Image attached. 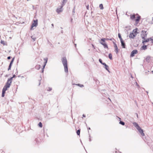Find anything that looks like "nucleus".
<instances>
[{
  "label": "nucleus",
  "instance_id": "nucleus-1",
  "mask_svg": "<svg viewBox=\"0 0 153 153\" xmlns=\"http://www.w3.org/2000/svg\"><path fill=\"white\" fill-rule=\"evenodd\" d=\"M34 23H33L30 27V30H33V27H36L38 25V20L37 19L36 20H33Z\"/></svg>",
  "mask_w": 153,
  "mask_h": 153
},
{
  "label": "nucleus",
  "instance_id": "nucleus-2",
  "mask_svg": "<svg viewBox=\"0 0 153 153\" xmlns=\"http://www.w3.org/2000/svg\"><path fill=\"white\" fill-rule=\"evenodd\" d=\"M61 6H60V7L58 8L56 10V12L58 13H59L62 11L63 9H62V7L65 5H63V2H62V3L61 4Z\"/></svg>",
  "mask_w": 153,
  "mask_h": 153
},
{
  "label": "nucleus",
  "instance_id": "nucleus-3",
  "mask_svg": "<svg viewBox=\"0 0 153 153\" xmlns=\"http://www.w3.org/2000/svg\"><path fill=\"white\" fill-rule=\"evenodd\" d=\"M62 60L63 65H67V60L66 57H63L62 59Z\"/></svg>",
  "mask_w": 153,
  "mask_h": 153
},
{
  "label": "nucleus",
  "instance_id": "nucleus-4",
  "mask_svg": "<svg viewBox=\"0 0 153 153\" xmlns=\"http://www.w3.org/2000/svg\"><path fill=\"white\" fill-rule=\"evenodd\" d=\"M152 38H150L146 39H145V40L142 41V43L143 44H145L146 42H148L150 41H152Z\"/></svg>",
  "mask_w": 153,
  "mask_h": 153
},
{
  "label": "nucleus",
  "instance_id": "nucleus-5",
  "mask_svg": "<svg viewBox=\"0 0 153 153\" xmlns=\"http://www.w3.org/2000/svg\"><path fill=\"white\" fill-rule=\"evenodd\" d=\"M137 53V50H133L131 53L130 56L131 57L134 56L135 54Z\"/></svg>",
  "mask_w": 153,
  "mask_h": 153
},
{
  "label": "nucleus",
  "instance_id": "nucleus-6",
  "mask_svg": "<svg viewBox=\"0 0 153 153\" xmlns=\"http://www.w3.org/2000/svg\"><path fill=\"white\" fill-rule=\"evenodd\" d=\"M102 65H104V68L109 72H110V71H109L108 69V66L105 63H104L103 64H102Z\"/></svg>",
  "mask_w": 153,
  "mask_h": 153
},
{
  "label": "nucleus",
  "instance_id": "nucleus-7",
  "mask_svg": "<svg viewBox=\"0 0 153 153\" xmlns=\"http://www.w3.org/2000/svg\"><path fill=\"white\" fill-rule=\"evenodd\" d=\"M137 130L138 131L142 136H144L145 134L143 133V131L140 127V128L138 129Z\"/></svg>",
  "mask_w": 153,
  "mask_h": 153
},
{
  "label": "nucleus",
  "instance_id": "nucleus-8",
  "mask_svg": "<svg viewBox=\"0 0 153 153\" xmlns=\"http://www.w3.org/2000/svg\"><path fill=\"white\" fill-rule=\"evenodd\" d=\"M100 43L104 46V47L105 48H108V47L106 43H105V42L100 41Z\"/></svg>",
  "mask_w": 153,
  "mask_h": 153
},
{
  "label": "nucleus",
  "instance_id": "nucleus-9",
  "mask_svg": "<svg viewBox=\"0 0 153 153\" xmlns=\"http://www.w3.org/2000/svg\"><path fill=\"white\" fill-rule=\"evenodd\" d=\"M136 36V34H134V33H130L129 35V37L130 38L134 39Z\"/></svg>",
  "mask_w": 153,
  "mask_h": 153
},
{
  "label": "nucleus",
  "instance_id": "nucleus-10",
  "mask_svg": "<svg viewBox=\"0 0 153 153\" xmlns=\"http://www.w3.org/2000/svg\"><path fill=\"white\" fill-rule=\"evenodd\" d=\"M12 81V78H10L8 79L7 81L6 84H10L11 85Z\"/></svg>",
  "mask_w": 153,
  "mask_h": 153
},
{
  "label": "nucleus",
  "instance_id": "nucleus-11",
  "mask_svg": "<svg viewBox=\"0 0 153 153\" xmlns=\"http://www.w3.org/2000/svg\"><path fill=\"white\" fill-rule=\"evenodd\" d=\"M133 124L137 130L138 129L140 128V126L138 125V124L137 123L134 122L133 123Z\"/></svg>",
  "mask_w": 153,
  "mask_h": 153
},
{
  "label": "nucleus",
  "instance_id": "nucleus-12",
  "mask_svg": "<svg viewBox=\"0 0 153 153\" xmlns=\"http://www.w3.org/2000/svg\"><path fill=\"white\" fill-rule=\"evenodd\" d=\"M48 59L47 58H44V60L45 61V62H44V65H43L42 69H44L47 63V62Z\"/></svg>",
  "mask_w": 153,
  "mask_h": 153
},
{
  "label": "nucleus",
  "instance_id": "nucleus-13",
  "mask_svg": "<svg viewBox=\"0 0 153 153\" xmlns=\"http://www.w3.org/2000/svg\"><path fill=\"white\" fill-rule=\"evenodd\" d=\"M112 39H108V38H102L101 39V41L103 42H105V40H112Z\"/></svg>",
  "mask_w": 153,
  "mask_h": 153
},
{
  "label": "nucleus",
  "instance_id": "nucleus-14",
  "mask_svg": "<svg viewBox=\"0 0 153 153\" xmlns=\"http://www.w3.org/2000/svg\"><path fill=\"white\" fill-rule=\"evenodd\" d=\"M64 68L65 71L66 73H68V65H64Z\"/></svg>",
  "mask_w": 153,
  "mask_h": 153
},
{
  "label": "nucleus",
  "instance_id": "nucleus-15",
  "mask_svg": "<svg viewBox=\"0 0 153 153\" xmlns=\"http://www.w3.org/2000/svg\"><path fill=\"white\" fill-rule=\"evenodd\" d=\"M145 60L147 62H150V56H147L145 59Z\"/></svg>",
  "mask_w": 153,
  "mask_h": 153
},
{
  "label": "nucleus",
  "instance_id": "nucleus-16",
  "mask_svg": "<svg viewBox=\"0 0 153 153\" xmlns=\"http://www.w3.org/2000/svg\"><path fill=\"white\" fill-rule=\"evenodd\" d=\"M146 31H145L144 30H142V32L143 33L142 34V36H143V37H147V34L146 33Z\"/></svg>",
  "mask_w": 153,
  "mask_h": 153
},
{
  "label": "nucleus",
  "instance_id": "nucleus-17",
  "mask_svg": "<svg viewBox=\"0 0 153 153\" xmlns=\"http://www.w3.org/2000/svg\"><path fill=\"white\" fill-rule=\"evenodd\" d=\"M114 47L115 48L114 51L116 52L117 54L118 53V49L117 46V45H115V46H114Z\"/></svg>",
  "mask_w": 153,
  "mask_h": 153
},
{
  "label": "nucleus",
  "instance_id": "nucleus-18",
  "mask_svg": "<svg viewBox=\"0 0 153 153\" xmlns=\"http://www.w3.org/2000/svg\"><path fill=\"white\" fill-rule=\"evenodd\" d=\"M147 49V45H146L144 44L142 46L141 48V49L146 50Z\"/></svg>",
  "mask_w": 153,
  "mask_h": 153
},
{
  "label": "nucleus",
  "instance_id": "nucleus-19",
  "mask_svg": "<svg viewBox=\"0 0 153 153\" xmlns=\"http://www.w3.org/2000/svg\"><path fill=\"white\" fill-rule=\"evenodd\" d=\"M138 29L136 28L135 29H134L132 33H134V34H136V36L137 35V34L138 33L137 31Z\"/></svg>",
  "mask_w": 153,
  "mask_h": 153
},
{
  "label": "nucleus",
  "instance_id": "nucleus-20",
  "mask_svg": "<svg viewBox=\"0 0 153 153\" xmlns=\"http://www.w3.org/2000/svg\"><path fill=\"white\" fill-rule=\"evenodd\" d=\"M121 46L123 48H126V44L124 41L121 42Z\"/></svg>",
  "mask_w": 153,
  "mask_h": 153
},
{
  "label": "nucleus",
  "instance_id": "nucleus-21",
  "mask_svg": "<svg viewBox=\"0 0 153 153\" xmlns=\"http://www.w3.org/2000/svg\"><path fill=\"white\" fill-rule=\"evenodd\" d=\"M140 16H138L137 17V18L135 19V21L136 22H138L140 20Z\"/></svg>",
  "mask_w": 153,
  "mask_h": 153
},
{
  "label": "nucleus",
  "instance_id": "nucleus-22",
  "mask_svg": "<svg viewBox=\"0 0 153 153\" xmlns=\"http://www.w3.org/2000/svg\"><path fill=\"white\" fill-rule=\"evenodd\" d=\"M130 18H131V19L132 20L134 19L135 18V15L134 14L133 15H131Z\"/></svg>",
  "mask_w": 153,
  "mask_h": 153
},
{
  "label": "nucleus",
  "instance_id": "nucleus-23",
  "mask_svg": "<svg viewBox=\"0 0 153 153\" xmlns=\"http://www.w3.org/2000/svg\"><path fill=\"white\" fill-rule=\"evenodd\" d=\"M41 67V65H37L36 67V68L37 70L39 69Z\"/></svg>",
  "mask_w": 153,
  "mask_h": 153
},
{
  "label": "nucleus",
  "instance_id": "nucleus-24",
  "mask_svg": "<svg viewBox=\"0 0 153 153\" xmlns=\"http://www.w3.org/2000/svg\"><path fill=\"white\" fill-rule=\"evenodd\" d=\"M99 7L100 9L101 10H102L104 8L103 5L102 4H100Z\"/></svg>",
  "mask_w": 153,
  "mask_h": 153
},
{
  "label": "nucleus",
  "instance_id": "nucleus-25",
  "mask_svg": "<svg viewBox=\"0 0 153 153\" xmlns=\"http://www.w3.org/2000/svg\"><path fill=\"white\" fill-rule=\"evenodd\" d=\"M108 57L111 60L112 59V55L111 53H110L108 55Z\"/></svg>",
  "mask_w": 153,
  "mask_h": 153
},
{
  "label": "nucleus",
  "instance_id": "nucleus-26",
  "mask_svg": "<svg viewBox=\"0 0 153 153\" xmlns=\"http://www.w3.org/2000/svg\"><path fill=\"white\" fill-rule=\"evenodd\" d=\"M80 129H78L76 131V133L77 135H79L80 134Z\"/></svg>",
  "mask_w": 153,
  "mask_h": 153
},
{
  "label": "nucleus",
  "instance_id": "nucleus-27",
  "mask_svg": "<svg viewBox=\"0 0 153 153\" xmlns=\"http://www.w3.org/2000/svg\"><path fill=\"white\" fill-rule=\"evenodd\" d=\"M14 57L11 60V62H10V65H12L13 63V62L14 61Z\"/></svg>",
  "mask_w": 153,
  "mask_h": 153
},
{
  "label": "nucleus",
  "instance_id": "nucleus-28",
  "mask_svg": "<svg viewBox=\"0 0 153 153\" xmlns=\"http://www.w3.org/2000/svg\"><path fill=\"white\" fill-rule=\"evenodd\" d=\"M5 93V91H2V93L1 95V96L2 97H4V94Z\"/></svg>",
  "mask_w": 153,
  "mask_h": 153
},
{
  "label": "nucleus",
  "instance_id": "nucleus-29",
  "mask_svg": "<svg viewBox=\"0 0 153 153\" xmlns=\"http://www.w3.org/2000/svg\"><path fill=\"white\" fill-rule=\"evenodd\" d=\"M119 123L123 126L125 124V123L124 122L121 121H120Z\"/></svg>",
  "mask_w": 153,
  "mask_h": 153
},
{
  "label": "nucleus",
  "instance_id": "nucleus-30",
  "mask_svg": "<svg viewBox=\"0 0 153 153\" xmlns=\"http://www.w3.org/2000/svg\"><path fill=\"white\" fill-rule=\"evenodd\" d=\"M38 125L41 128L42 127V123L40 122H39V123L38 124Z\"/></svg>",
  "mask_w": 153,
  "mask_h": 153
},
{
  "label": "nucleus",
  "instance_id": "nucleus-31",
  "mask_svg": "<svg viewBox=\"0 0 153 153\" xmlns=\"http://www.w3.org/2000/svg\"><path fill=\"white\" fill-rule=\"evenodd\" d=\"M4 86H5V87H7L8 88H10V84H6Z\"/></svg>",
  "mask_w": 153,
  "mask_h": 153
},
{
  "label": "nucleus",
  "instance_id": "nucleus-32",
  "mask_svg": "<svg viewBox=\"0 0 153 153\" xmlns=\"http://www.w3.org/2000/svg\"><path fill=\"white\" fill-rule=\"evenodd\" d=\"M99 62H100V63H101L102 65V64H103V63H104V62H102V60L101 59H99Z\"/></svg>",
  "mask_w": 153,
  "mask_h": 153
},
{
  "label": "nucleus",
  "instance_id": "nucleus-33",
  "mask_svg": "<svg viewBox=\"0 0 153 153\" xmlns=\"http://www.w3.org/2000/svg\"><path fill=\"white\" fill-rule=\"evenodd\" d=\"M1 43L2 44H3V45H5V42L4 41H2V40H1Z\"/></svg>",
  "mask_w": 153,
  "mask_h": 153
},
{
  "label": "nucleus",
  "instance_id": "nucleus-34",
  "mask_svg": "<svg viewBox=\"0 0 153 153\" xmlns=\"http://www.w3.org/2000/svg\"><path fill=\"white\" fill-rule=\"evenodd\" d=\"M77 85L79 86L80 87H82L84 86V85H83L80 84H78Z\"/></svg>",
  "mask_w": 153,
  "mask_h": 153
},
{
  "label": "nucleus",
  "instance_id": "nucleus-35",
  "mask_svg": "<svg viewBox=\"0 0 153 153\" xmlns=\"http://www.w3.org/2000/svg\"><path fill=\"white\" fill-rule=\"evenodd\" d=\"M11 66H12V65L9 64L8 68V71H9V70H10Z\"/></svg>",
  "mask_w": 153,
  "mask_h": 153
},
{
  "label": "nucleus",
  "instance_id": "nucleus-36",
  "mask_svg": "<svg viewBox=\"0 0 153 153\" xmlns=\"http://www.w3.org/2000/svg\"><path fill=\"white\" fill-rule=\"evenodd\" d=\"M141 36L142 37V39H143V40H145V37H143V36H142V34H141Z\"/></svg>",
  "mask_w": 153,
  "mask_h": 153
},
{
  "label": "nucleus",
  "instance_id": "nucleus-37",
  "mask_svg": "<svg viewBox=\"0 0 153 153\" xmlns=\"http://www.w3.org/2000/svg\"><path fill=\"white\" fill-rule=\"evenodd\" d=\"M48 89H47V91H51V90L52 89V88L50 87H48Z\"/></svg>",
  "mask_w": 153,
  "mask_h": 153
},
{
  "label": "nucleus",
  "instance_id": "nucleus-38",
  "mask_svg": "<svg viewBox=\"0 0 153 153\" xmlns=\"http://www.w3.org/2000/svg\"><path fill=\"white\" fill-rule=\"evenodd\" d=\"M67 0H63V1L62 2H63V5H65L66 2H67Z\"/></svg>",
  "mask_w": 153,
  "mask_h": 153
},
{
  "label": "nucleus",
  "instance_id": "nucleus-39",
  "mask_svg": "<svg viewBox=\"0 0 153 153\" xmlns=\"http://www.w3.org/2000/svg\"><path fill=\"white\" fill-rule=\"evenodd\" d=\"M32 39L33 40V41H35L36 39V37H33V36H32L31 37Z\"/></svg>",
  "mask_w": 153,
  "mask_h": 153
},
{
  "label": "nucleus",
  "instance_id": "nucleus-40",
  "mask_svg": "<svg viewBox=\"0 0 153 153\" xmlns=\"http://www.w3.org/2000/svg\"><path fill=\"white\" fill-rule=\"evenodd\" d=\"M118 36L120 39L122 38L121 34L119 33L118 34Z\"/></svg>",
  "mask_w": 153,
  "mask_h": 153
},
{
  "label": "nucleus",
  "instance_id": "nucleus-41",
  "mask_svg": "<svg viewBox=\"0 0 153 153\" xmlns=\"http://www.w3.org/2000/svg\"><path fill=\"white\" fill-rule=\"evenodd\" d=\"M136 85L137 86V87L138 88H139L140 87V86L139 85L137 84V83L136 82Z\"/></svg>",
  "mask_w": 153,
  "mask_h": 153
},
{
  "label": "nucleus",
  "instance_id": "nucleus-42",
  "mask_svg": "<svg viewBox=\"0 0 153 153\" xmlns=\"http://www.w3.org/2000/svg\"><path fill=\"white\" fill-rule=\"evenodd\" d=\"M3 88H4L5 89V90H7L8 88H8L7 87H5V86H4Z\"/></svg>",
  "mask_w": 153,
  "mask_h": 153
},
{
  "label": "nucleus",
  "instance_id": "nucleus-43",
  "mask_svg": "<svg viewBox=\"0 0 153 153\" xmlns=\"http://www.w3.org/2000/svg\"><path fill=\"white\" fill-rule=\"evenodd\" d=\"M86 8H87V9L89 10V7L88 4L87 5H86Z\"/></svg>",
  "mask_w": 153,
  "mask_h": 153
},
{
  "label": "nucleus",
  "instance_id": "nucleus-44",
  "mask_svg": "<svg viewBox=\"0 0 153 153\" xmlns=\"http://www.w3.org/2000/svg\"><path fill=\"white\" fill-rule=\"evenodd\" d=\"M120 42H123L124 41L123 39H122V38H121L120 39Z\"/></svg>",
  "mask_w": 153,
  "mask_h": 153
},
{
  "label": "nucleus",
  "instance_id": "nucleus-45",
  "mask_svg": "<svg viewBox=\"0 0 153 153\" xmlns=\"http://www.w3.org/2000/svg\"><path fill=\"white\" fill-rule=\"evenodd\" d=\"M7 59H11V56H9L7 57Z\"/></svg>",
  "mask_w": 153,
  "mask_h": 153
},
{
  "label": "nucleus",
  "instance_id": "nucleus-46",
  "mask_svg": "<svg viewBox=\"0 0 153 153\" xmlns=\"http://www.w3.org/2000/svg\"><path fill=\"white\" fill-rule=\"evenodd\" d=\"M16 75L14 74L13 75V76L12 77H11V78H12V79H13V78H14L16 77Z\"/></svg>",
  "mask_w": 153,
  "mask_h": 153
},
{
  "label": "nucleus",
  "instance_id": "nucleus-47",
  "mask_svg": "<svg viewBox=\"0 0 153 153\" xmlns=\"http://www.w3.org/2000/svg\"><path fill=\"white\" fill-rule=\"evenodd\" d=\"M51 26H52V28H53V27H54V25L53 24H51Z\"/></svg>",
  "mask_w": 153,
  "mask_h": 153
},
{
  "label": "nucleus",
  "instance_id": "nucleus-48",
  "mask_svg": "<svg viewBox=\"0 0 153 153\" xmlns=\"http://www.w3.org/2000/svg\"><path fill=\"white\" fill-rule=\"evenodd\" d=\"M2 91H6V90H5V89L4 88H3V89H2Z\"/></svg>",
  "mask_w": 153,
  "mask_h": 153
},
{
  "label": "nucleus",
  "instance_id": "nucleus-49",
  "mask_svg": "<svg viewBox=\"0 0 153 153\" xmlns=\"http://www.w3.org/2000/svg\"><path fill=\"white\" fill-rule=\"evenodd\" d=\"M72 12H73V13H75L74 9L73 10V11H72Z\"/></svg>",
  "mask_w": 153,
  "mask_h": 153
},
{
  "label": "nucleus",
  "instance_id": "nucleus-50",
  "mask_svg": "<svg viewBox=\"0 0 153 153\" xmlns=\"http://www.w3.org/2000/svg\"><path fill=\"white\" fill-rule=\"evenodd\" d=\"M113 44H114V46H115V45H117L116 43L114 42H113Z\"/></svg>",
  "mask_w": 153,
  "mask_h": 153
},
{
  "label": "nucleus",
  "instance_id": "nucleus-51",
  "mask_svg": "<svg viewBox=\"0 0 153 153\" xmlns=\"http://www.w3.org/2000/svg\"><path fill=\"white\" fill-rule=\"evenodd\" d=\"M82 116L83 117H85V114H83V115H82Z\"/></svg>",
  "mask_w": 153,
  "mask_h": 153
},
{
  "label": "nucleus",
  "instance_id": "nucleus-52",
  "mask_svg": "<svg viewBox=\"0 0 153 153\" xmlns=\"http://www.w3.org/2000/svg\"><path fill=\"white\" fill-rule=\"evenodd\" d=\"M41 84V82H40V81H39V86Z\"/></svg>",
  "mask_w": 153,
  "mask_h": 153
},
{
  "label": "nucleus",
  "instance_id": "nucleus-53",
  "mask_svg": "<svg viewBox=\"0 0 153 153\" xmlns=\"http://www.w3.org/2000/svg\"><path fill=\"white\" fill-rule=\"evenodd\" d=\"M72 20H73V19L72 18H71V22H72Z\"/></svg>",
  "mask_w": 153,
  "mask_h": 153
},
{
  "label": "nucleus",
  "instance_id": "nucleus-54",
  "mask_svg": "<svg viewBox=\"0 0 153 153\" xmlns=\"http://www.w3.org/2000/svg\"><path fill=\"white\" fill-rule=\"evenodd\" d=\"M63 30H62L61 31V33H63Z\"/></svg>",
  "mask_w": 153,
  "mask_h": 153
},
{
  "label": "nucleus",
  "instance_id": "nucleus-55",
  "mask_svg": "<svg viewBox=\"0 0 153 153\" xmlns=\"http://www.w3.org/2000/svg\"><path fill=\"white\" fill-rule=\"evenodd\" d=\"M136 115H137V118H138V114H137V113H136Z\"/></svg>",
  "mask_w": 153,
  "mask_h": 153
},
{
  "label": "nucleus",
  "instance_id": "nucleus-56",
  "mask_svg": "<svg viewBox=\"0 0 153 153\" xmlns=\"http://www.w3.org/2000/svg\"><path fill=\"white\" fill-rule=\"evenodd\" d=\"M51 47H53V45L52 44H51Z\"/></svg>",
  "mask_w": 153,
  "mask_h": 153
},
{
  "label": "nucleus",
  "instance_id": "nucleus-57",
  "mask_svg": "<svg viewBox=\"0 0 153 153\" xmlns=\"http://www.w3.org/2000/svg\"><path fill=\"white\" fill-rule=\"evenodd\" d=\"M44 71V69H42V72L43 73Z\"/></svg>",
  "mask_w": 153,
  "mask_h": 153
},
{
  "label": "nucleus",
  "instance_id": "nucleus-58",
  "mask_svg": "<svg viewBox=\"0 0 153 153\" xmlns=\"http://www.w3.org/2000/svg\"><path fill=\"white\" fill-rule=\"evenodd\" d=\"M92 46H93V48H94V45H92Z\"/></svg>",
  "mask_w": 153,
  "mask_h": 153
},
{
  "label": "nucleus",
  "instance_id": "nucleus-59",
  "mask_svg": "<svg viewBox=\"0 0 153 153\" xmlns=\"http://www.w3.org/2000/svg\"><path fill=\"white\" fill-rule=\"evenodd\" d=\"M88 129H89V130H90V129H91V128H90V127H89V128H88Z\"/></svg>",
  "mask_w": 153,
  "mask_h": 153
},
{
  "label": "nucleus",
  "instance_id": "nucleus-60",
  "mask_svg": "<svg viewBox=\"0 0 153 153\" xmlns=\"http://www.w3.org/2000/svg\"><path fill=\"white\" fill-rule=\"evenodd\" d=\"M91 141V140L90 138H89V141Z\"/></svg>",
  "mask_w": 153,
  "mask_h": 153
},
{
  "label": "nucleus",
  "instance_id": "nucleus-61",
  "mask_svg": "<svg viewBox=\"0 0 153 153\" xmlns=\"http://www.w3.org/2000/svg\"><path fill=\"white\" fill-rule=\"evenodd\" d=\"M152 43H153V39H152Z\"/></svg>",
  "mask_w": 153,
  "mask_h": 153
},
{
  "label": "nucleus",
  "instance_id": "nucleus-62",
  "mask_svg": "<svg viewBox=\"0 0 153 153\" xmlns=\"http://www.w3.org/2000/svg\"><path fill=\"white\" fill-rule=\"evenodd\" d=\"M74 45H75V47H76V44H75Z\"/></svg>",
  "mask_w": 153,
  "mask_h": 153
},
{
  "label": "nucleus",
  "instance_id": "nucleus-63",
  "mask_svg": "<svg viewBox=\"0 0 153 153\" xmlns=\"http://www.w3.org/2000/svg\"><path fill=\"white\" fill-rule=\"evenodd\" d=\"M146 92L148 94V92L147 91H146Z\"/></svg>",
  "mask_w": 153,
  "mask_h": 153
},
{
  "label": "nucleus",
  "instance_id": "nucleus-64",
  "mask_svg": "<svg viewBox=\"0 0 153 153\" xmlns=\"http://www.w3.org/2000/svg\"><path fill=\"white\" fill-rule=\"evenodd\" d=\"M152 72L153 73V71H152Z\"/></svg>",
  "mask_w": 153,
  "mask_h": 153
}]
</instances>
